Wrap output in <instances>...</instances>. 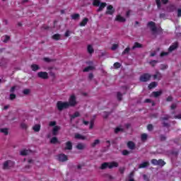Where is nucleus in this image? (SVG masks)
Returning <instances> with one entry per match:
<instances>
[{"instance_id":"1","label":"nucleus","mask_w":181,"mask_h":181,"mask_svg":"<svg viewBox=\"0 0 181 181\" xmlns=\"http://www.w3.org/2000/svg\"><path fill=\"white\" fill-rule=\"evenodd\" d=\"M119 164L117 162L112 161V162H105L102 163L101 166H100V169L102 170H105V169H107L108 168V169H112V168H118Z\"/></svg>"},{"instance_id":"2","label":"nucleus","mask_w":181,"mask_h":181,"mask_svg":"<svg viewBox=\"0 0 181 181\" xmlns=\"http://www.w3.org/2000/svg\"><path fill=\"white\" fill-rule=\"evenodd\" d=\"M56 107L58 111H63L64 110L70 108L69 106V102H63L62 100L57 102Z\"/></svg>"},{"instance_id":"3","label":"nucleus","mask_w":181,"mask_h":181,"mask_svg":"<svg viewBox=\"0 0 181 181\" xmlns=\"http://www.w3.org/2000/svg\"><path fill=\"white\" fill-rule=\"evenodd\" d=\"M151 78L152 75L148 73H145L140 76L139 81H141V83H146L149 81V80H151Z\"/></svg>"},{"instance_id":"4","label":"nucleus","mask_w":181,"mask_h":181,"mask_svg":"<svg viewBox=\"0 0 181 181\" xmlns=\"http://www.w3.org/2000/svg\"><path fill=\"white\" fill-rule=\"evenodd\" d=\"M151 162L152 165H153L154 166H161L162 167V166H165L166 165V163L163 159L156 160L155 158H153Z\"/></svg>"},{"instance_id":"5","label":"nucleus","mask_w":181,"mask_h":181,"mask_svg":"<svg viewBox=\"0 0 181 181\" xmlns=\"http://www.w3.org/2000/svg\"><path fill=\"white\" fill-rule=\"evenodd\" d=\"M77 105V100L76 98V95H72L70 96L68 102V106L70 107H76Z\"/></svg>"},{"instance_id":"6","label":"nucleus","mask_w":181,"mask_h":181,"mask_svg":"<svg viewBox=\"0 0 181 181\" xmlns=\"http://www.w3.org/2000/svg\"><path fill=\"white\" fill-rule=\"evenodd\" d=\"M115 13V8L112 5H109L107 6V10L105 11V15L112 16Z\"/></svg>"},{"instance_id":"7","label":"nucleus","mask_w":181,"mask_h":181,"mask_svg":"<svg viewBox=\"0 0 181 181\" xmlns=\"http://www.w3.org/2000/svg\"><path fill=\"white\" fill-rule=\"evenodd\" d=\"M147 26L150 28L151 32H158L156 24L153 21H150L147 23Z\"/></svg>"},{"instance_id":"8","label":"nucleus","mask_w":181,"mask_h":181,"mask_svg":"<svg viewBox=\"0 0 181 181\" xmlns=\"http://www.w3.org/2000/svg\"><path fill=\"white\" fill-rule=\"evenodd\" d=\"M168 119H169V117L165 116L164 117H160V121H163L162 122V125L163 127H165V128H170V124L165 121H168Z\"/></svg>"},{"instance_id":"9","label":"nucleus","mask_w":181,"mask_h":181,"mask_svg":"<svg viewBox=\"0 0 181 181\" xmlns=\"http://www.w3.org/2000/svg\"><path fill=\"white\" fill-rule=\"evenodd\" d=\"M37 76L40 78H42L43 80H47V78H49L47 72L40 71L37 73Z\"/></svg>"},{"instance_id":"10","label":"nucleus","mask_w":181,"mask_h":181,"mask_svg":"<svg viewBox=\"0 0 181 181\" xmlns=\"http://www.w3.org/2000/svg\"><path fill=\"white\" fill-rule=\"evenodd\" d=\"M115 21V22H119L120 23H124V22H127V19L121 16V14L117 15Z\"/></svg>"},{"instance_id":"11","label":"nucleus","mask_w":181,"mask_h":181,"mask_svg":"<svg viewBox=\"0 0 181 181\" xmlns=\"http://www.w3.org/2000/svg\"><path fill=\"white\" fill-rule=\"evenodd\" d=\"M69 160V158L64 153H61L58 155V160L59 162H66V160Z\"/></svg>"},{"instance_id":"12","label":"nucleus","mask_w":181,"mask_h":181,"mask_svg":"<svg viewBox=\"0 0 181 181\" xmlns=\"http://www.w3.org/2000/svg\"><path fill=\"white\" fill-rule=\"evenodd\" d=\"M153 80H158V81L162 80V74L158 71H156V74L153 75Z\"/></svg>"},{"instance_id":"13","label":"nucleus","mask_w":181,"mask_h":181,"mask_svg":"<svg viewBox=\"0 0 181 181\" xmlns=\"http://www.w3.org/2000/svg\"><path fill=\"white\" fill-rule=\"evenodd\" d=\"M178 47H179V44H177V42H175L172 45H170V47L168 48L169 53H172L173 50H176V49H177Z\"/></svg>"},{"instance_id":"14","label":"nucleus","mask_w":181,"mask_h":181,"mask_svg":"<svg viewBox=\"0 0 181 181\" xmlns=\"http://www.w3.org/2000/svg\"><path fill=\"white\" fill-rule=\"evenodd\" d=\"M150 163L149 161H144L139 165L138 168L139 169H145V168H148L149 166Z\"/></svg>"},{"instance_id":"15","label":"nucleus","mask_w":181,"mask_h":181,"mask_svg":"<svg viewBox=\"0 0 181 181\" xmlns=\"http://www.w3.org/2000/svg\"><path fill=\"white\" fill-rule=\"evenodd\" d=\"M162 94H163V92L162 90H158L152 92L151 95H153L154 98H158V97H160Z\"/></svg>"},{"instance_id":"16","label":"nucleus","mask_w":181,"mask_h":181,"mask_svg":"<svg viewBox=\"0 0 181 181\" xmlns=\"http://www.w3.org/2000/svg\"><path fill=\"white\" fill-rule=\"evenodd\" d=\"M59 131H60V126H54L52 129V135L56 136L59 134Z\"/></svg>"},{"instance_id":"17","label":"nucleus","mask_w":181,"mask_h":181,"mask_svg":"<svg viewBox=\"0 0 181 181\" xmlns=\"http://www.w3.org/2000/svg\"><path fill=\"white\" fill-rule=\"evenodd\" d=\"M74 138L75 139H81V141H86V139H87V137L78 133L75 134Z\"/></svg>"},{"instance_id":"18","label":"nucleus","mask_w":181,"mask_h":181,"mask_svg":"<svg viewBox=\"0 0 181 181\" xmlns=\"http://www.w3.org/2000/svg\"><path fill=\"white\" fill-rule=\"evenodd\" d=\"M65 145V149L66 151H71V149H73V143H71V141H66Z\"/></svg>"},{"instance_id":"19","label":"nucleus","mask_w":181,"mask_h":181,"mask_svg":"<svg viewBox=\"0 0 181 181\" xmlns=\"http://www.w3.org/2000/svg\"><path fill=\"white\" fill-rule=\"evenodd\" d=\"M135 143H134V141H130L127 142V148H129V149L134 151V149H135Z\"/></svg>"},{"instance_id":"20","label":"nucleus","mask_w":181,"mask_h":181,"mask_svg":"<svg viewBox=\"0 0 181 181\" xmlns=\"http://www.w3.org/2000/svg\"><path fill=\"white\" fill-rule=\"evenodd\" d=\"M13 165V163L11 160H7L4 162L3 165V169H9V165Z\"/></svg>"},{"instance_id":"21","label":"nucleus","mask_w":181,"mask_h":181,"mask_svg":"<svg viewBox=\"0 0 181 181\" xmlns=\"http://www.w3.org/2000/svg\"><path fill=\"white\" fill-rule=\"evenodd\" d=\"M88 23V18H84L82 21L79 23V26L84 27Z\"/></svg>"},{"instance_id":"22","label":"nucleus","mask_w":181,"mask_h":181,"mask_svg":"<svg viewBox=\"0 0 181 181\" xmlns=\"http://www.w3.org/2000/svg\"><path fill=\"white\" fill-rule=\"evenodd\" d=\"M141 47H142V44L136 42H134V45L132 47V50H135V49H141Z\"/></svg>"},{"instance_id":"23","label":"nucleus","mask_w":181,"mask_h":181,"mask_svg":"<svg viewBox=\"0 0 181 181\" xmlns=\"http://www.w3.org/2000/svg\"><path fill=\"white\" fill-rule=\"evenodd\" d=\"M157 86H158V83H156V82H151L148 86V90H152V88H155Z\"/></svg>"},{"instance_id":"24","label":"nucleus","mask_w":181,"mask_h":181,"mask_svg":"<svg viewBox=\"0 0 181 181\" xmlns=\"http://www.w3.org/2000/svg\"><path fill=\"white\" fill-rule=\"evenodd\" d=\"M50 144H60V141H59V139L57 137L54 136L50 139Z\"/></svg>"},{"instance_id":"25","label":"nucleus","mask_w":181,"mask_h":181,"mask_svg":"<svg viewBox=\"0 0 181 181\" xmlns=\"http://www.w3.org/2000/svg\"><path fill=\"white\" fill-rule=\"evenodd\" d=\"M40 128H41V126L39 124H35L33 127V129L34 132H39V131H40Z\"/></svg>"},{"instance_id":"26","label":"nucleus","mask_w":181,"mask_h":181,"mask_svg":"<svg viewBox=\"0 0 181 181\" xmlns=\"http://www.w3.org/2000/svg\"><path fill=\"white\" fill-rule=\"evenodd\" d=\"M99 8H98L97 11L98 12H101L107 6V3H101L100 5H99Z\"/></svg>"},{"instance_id":"27","label":"nucleus","mask_w":181,"mask_h":181,"mask_svg":"<svg viewBox=\"0 0 181 181\" xmlns=\"http://www.w3.org/2000/svg\"><path fill=\"white\" fill-rule=\"evenodd\" d=\"M85 148H86V146L83 144L78 143L76 145V149H78L79 151H83V149H84Z\"/></svg>"},{"instance_id":"28","label":"nucleus","mask_w":181,"mask_h":181,"mask_svg":"<svg viewBox=\"0 0 181 181\" xmlns=\"http://www.w3.org/2000/svg\"><path fill=\"white\" fill-rule=\"evenodd\" d=\"M30 152V151L24 149L21 151L20 155H21V156H26V155H29Z\"/></svg>"},{"instance_id":"29","label":"nucleus","mask_w":181,"mask_h":181,"mask_svg":"<svg viewBox=\"0 0 181 181\" xmlns=\"http://www.w3.org/2000/svg\"><path fill=\"white\" fill-rule=\"evenodd\" d=\"M39 69H40V67H39L38 65L36 64H33L31 65V69L33 70V71H37Z\"/></svg>"},{"instance_id":"30","label":"nucleus","mask_w":181,"mask_h":181,"mask_svg":"<svg viewBox=\"0 0 181 181\" xmlns=\"http://www.w3.org/2000/svg\"><path fill=\"white\" fill-rule=\"evenodd\" d=\"M141 139L142 142H146V141L148 139V134L144 133L141 136Z\"/></svg>"},{"instance_id":"31","label":"nucleus","mask_w":181,"mask_h":181,"mask_svg":"<svg viewBox=\"0 0 181 181\" xmlns=\"http://www.w3.org/2000/svg\"><path fill=\"white\" fill-rule=\"evenodd\" d=\"M88 53H89V54H93V52H94V48H93V46L91 45H88Z\"/></svg>"},{"instance_id":"32","label":"nucleus","mask_w":181,"mask_h":181,"mask_svg":"<svg viewBox=\"0 0 181 181\" xmlns=\"http://www.w3.org/2000/svg\"><path fill=\"white\" fill-rule=\"evenodd\" d=\"M98 144H100V139H95L94 142L90 144V146L92 148H95Z\"/></svg>"},{"instance_id":"33","label":"nucleus","mask_w":181,"mask_h":181,"mask_svg":"<svg viewBox=\"0 0 181 181\" xmlns=\"http://www.w3.org/2000/svg\"><path fill=\"white\" fill-rule=\"evenodd\" d=\"M0 132L4 134V135H8L9 134L7 128L0 129Z\"/></svg>"},{"instance_id":"34","label":"nucleus","mask_w":181,"mask_h":181,"mask_svg":"<svg viewBox=\"0 0 181 181\" xmlns=\"http://www.w3.org/2000/svg\"><path fill=\"white\" fill-rule=\"evenodd\" d=\"M71 18L74 19V21L79 19L80 18V14H78V13L72 14L71 15Z\"/></svg>"},{"instance_id":"35","label":"nucleus","mask_w":181,"mask_h":181,"mask_svg":"<svg viewBox=\"0 0 181 181\" xmlns=\"http://www.w3.org/2000/svg\"><path fill=\"white\" fill-rule=\"evenodd\" d=\"M129 50H131V48H129V47L125 48L124 50L122 52V56H124V54H128V53H129Z\"/></svg>"},{"instance_id":"36","label":"nucleus","mask_w":181,"mask_h":181,"mask_svg":"<svg viewBox=\"0 0 181 181\" xmlns=\"http://www.w3.org/2000/svg\"><path fill=\"white\" fill-rule=\"evenodd\" d=\"M52 39L54 40H60V34H54L52 35Z\"/></svg>"},{"instance_id":"37","label":"nucleus","mask_w":181,"mask_h":181,"mask_svg":"<svg viewBox=\"0 0 181 181\" xmlns=\"http://www.w3.org/2000/svg\"><path fill=\"white\" fill-rule=\"evenodd\" d=\"M118 132H124V129L119 128V127H116L115 129V134H118Z\"/></svg>"},{"instance_id":"38","label":"nucleus","mask_w":181,"mask_h":181,"mask_svg":"<svg viewBox=\"0 0 181 181\" xmlns=\"http://www.w3.org/2000/svg\"><path fill=\"white\" fill-rule=\"evenodd\" d=\"M100 0H93V6H100Z\"/></svg>"},{"instance_id":"39","label":"nucleus","mask_w":181,"mask_h":181,"mask_svg":"<svg viewBox=\"0 0 181 181\" xmlns=\"http://www.w3.org/2000/svg\"><path fill=\"white\" fill-rule=\"evenodd\" d=\"M15 98H16V95L15 93H11L9 96V100H11V101H13Z\"/></svg>"},{"instance_id":"40","label":"nucleus","mask_w":181,"mask_h":181,"mask_svg":"<svg viewBox=\"0 0 181 181\" xmlns=\"http://www.w3.org/2000/svg\"><path fill=\"white\" fill-rule=\"evenodd\" d=\"M90 70H93V66H87V67H86V68L83 70V71L84 73H86V72H87V71H90Z\"/></svg>"},{"instance_id":"41","label":"nucleus","mask_w":181,"mask_h":181,"mask_svg":"<svg viewBox=\"0 0 181 181\" xmlns=\"http://www.w3.org/2000/svg\"><path fill=\"white\" fill-rule=\"evenodd\" d=\"M117 100L119 101L122 100V93H121L120 92H117Z\"/></svg>"},{"instance_id":"42","label":"nucleus","mask_w":181,"mask_h":181,"mask_svg":"<svg viewBox=\"0 0 181 181\" xmlns=\"http://www.w3.org/2000/svg\"><path fill=\"white\" fill-rule=\"evenodd\" d=\"M21 128H22V129H28V124H26V123H21Z\"/></svg>"},{"instance_id":"43","label":"nucleus","mask_w":181,"mask_h":181,"mask_svg":"<svg viewBox=\"0 0 181 181\" xmlns=\"http://www.w3.org/2000/svg\"><path fill=\"white\" fill-rule=\"evenodd\" d=\"M113 66L115 69H119L121 67V64L119 62H115Z\"/></svg>"},{"instance_id":"44","label":"nucleus","mask_w":181,"mask_h":181,"mask_svg":"<svg viewBox=\"0 0 181 181\" xmlns=\"http://www.w3.org/2000/svg\"><path fill=\"white\" fill-rule=\"evenodd\" d=\"M30 93V89H24L23 91V93L25 95H28V94H29Z\"/></svg>"},{"instance_id":"45","label":"nucleus","mask_w":181,"mask_h":181,"mask_svg":"<svg viewBox=\"0 0 181 181\" xmlns=\"http://www.w3.org/2000/svg\"><path fill=\"white\" fill-rule=\"evenodd\" d=\"M156 4L158 6V9L160 8V6H162V4L160 3V0H156Z\"/></svg>"},{"instance_id":"46","label":"nucleus","mask_w":181,"mask_h":181,"mask_svg":"<svg viewBox=\"0 0 181 181\" xmlns=\"http://www.w3.org/2000/svg\"><path fill=\"white\" fill-rule=\"evenodd\" d=\"M147 129H148V131H153V125H152L151 124H148Z\"/></svg>"},{"instance_id":"47","label":"nucleus","mask_w":181,"mask_h":181,"mask_svg":"<svg viewBox=\"0 0 181 181\" xmlns=\"http://www.w3.org/2000/svg\"><path fill=\"white\" fill-rule=\"evenodd\" d=\"M9 39H11V37L8 35H5L4 39L3 40V42L4 43H6V42H8V40H9Z\"/></svg>"},{"instance_id":"48","label":"nucleus","mask_w":181,"mask_h":181,"mask_svg":"<svg viewBox=\"0 0 181 181\" xmlns=\"http://www.w3.org/2000/svg\"><path fill=\"white\" fill-rule=\"evenodd\" d=\"M166 101H167V103H170V102L173 101V97H172L171 95L168 96L166 98Z\"/></svg>"},{"instance_id":"49","label":"nucleus","mask_w":181,"mask_h":181,"mask_svg":"<svg viewBox=\"0 0 181 181\" xmlns=\"http://www.w3.org/2000/svg\"><path fill=\"white\" fill-rule=\"evenodd\" d=\"M44 62H46V63H50V62H53V59H50L49 57H45Z\"/></svg>"},{"instance_id":"50","label":"nucleus","mask_w":181,"mask_h":181,"mask_svg":"<svg viewBox=\"0 0 181 181\" xmlns=\"http://www.w3.org/2000/svg\"><path fill=\"white\" fill-rule=\"evenodd\" d=\"M77 117H80V114H74L71 116V119L73 120L74 118H77Z\"/></svg>"},{"instance_id":"51","label":"nucleus","mask_w":181,"mask_h":181,"mask_svg":"<svg viewBox=\"0 0 181 181\" xmlns=\"http://www.w3.org/2000/svg\"><path fill=\"white\" fill-rule=\"evenodd\" d=\"M177 107V105H176L175 103H173L170 106V110H176Z\"/></svg>"},{"instance_id":"52","label":"nucleus","mask_w":181,"mask_h":181,"mask_svg":"<svg viewBox=\"0 0 181 181\" xmlns=\"http://www.w3.org/2000/svg\"><path fill=\"white\" fill-rule=\"evenodd\" d=\"M94 128V121H90V126H89V129H93Z\"/></svg>"},{"instance_id":"53","label":"nucleus","mask_w":181,"mask_h":181,"mask_svg":"<svg viewBox=\"0 0 181 181\" xmlns=\"http://www.w3.org/2000/svg\"><path fill=\"white\" fill-rule=\"evenodd\" d=\"M160 141H166V136L163 134L160 135Z\"/></svg>"},{"instance_id":"54","label":"nucleus","mask_w":181,"mask_h":181,"mask_svg":"<svg viewBox=\"0 0 181 181\" xmlns=\"http://www.w3.org/2000/svg\"><path fill=\"white\" fill-rule=\"evenodd\" d=\"M134 171H132L129 173L128 177L129 179H134Z\"/></svg>"},{"instance_id":"55","label":"nucleus","mask_w":181,"mask_h":181,"mask_svg":"<svg viewBox=\"0 0 181 181\" xmlns=\"http://www.w3.org/2000/svg\"><path fill=\"white\" fill-rule=\"evenodd\" d=\"M129 153V152L128 151V150H123L122 151V155H124V156H127Z\"/></svg>"},{"instance_id":"56","label":"nucleus","mask_w":181,"mask_h":181,"mask_svg":"<svg viewBox=\"0 0 181 181\" xmlns=\"http://www.w3.org/2000/svg\"><path fill=\"white\" fill-rule=\"evenodd\" d=\"M49 127H56V122L55 121H52L49 124Z\"/></svg>"},{"instance_id":"57","label":"nucleus","mask_w":181,"mask_h":181,"mask_svg":"<svg viewBox=\"0 0 181 181\" xmlns=\"http://www.w3.org/2000/svg\"><path fill=\"white\" fill-rule=\"evenodd\" d=\"M166 69H168V65H166V64L161 65L160 70H166Z\"/></svg>"},{"instance_id":"58","label":"nucleus","mask_w":181,"mask_h":181,"mask_svg":"<svg viewBox=\"0 0 181 181\" xmlns=\"http://www.w3.org/2000/svg\"><path fill=\"white\" fill-rule=\"evenodd\" d=\"M168 54H169V52H163L160 53V57H163L165 56H168Z\"/></svg>"},{"instance_id":"59","label":"nucleus","mask_w":181,"mask_h":181,"mask_svg":"<svg viewBox=\"0 0 181 181\" xmlns=\"http://www.w3.org/2000/svg\"><path fill=\"white\" fill-rule=\"evenodd\" d=\"M15 90H16V86H12L10 89V93H15Z\"/></svg>"},{"instance_id":"60","label":"nucleus","mask_w":181,"mask_h":181,"mask_svg":"<svg viewBox=\"0 0 181 181\" xmlns=\"http://www.w3.org/2000/svg\"><path fill=\"white\" fill-rule=\"evenodd\" d=\"M118 47V45L113 44L112 47V50H116V49Z\"/></svg>"},{"instance_id":"61","label":"nucleus","mask_w":181,"mask_h":181,"mask_svg":"<svg viewBox=\"0 0 181 181\" xmlns=\"http://www.w3.org/2000/svg\"><path fill=\"white\" fill-rule=\"evenodd\" d=\"M93 78H94V74H93V73L89 74L88 75L89 80H93Z\"/></svg>"},{"instance_id":"62","label":"nucleus","mask_w":181,"mask_h":181,"mask_svg":"<svg viewBox=\"0 0 181 181\" xmlns=\"http://www.w3.org/2000/svg\"><path fill=\"white\" fill-rule=\"evenodd\" d=\"M119 170L122 175H124V172H125V168H119Z\"/></svg>"},{"instance_id":"63","label":"nucleus","mask_w":181,"mask_h":181,"mask_svg":"<svg viewBox=\"0 0 181 181\" xmlns=\"http://www.w3.org/2000/svg\"><path fill=\"white\" fill-rule=\"evenodd\" d=\"M64 36L66 37H69V36H70V31L69 30H66V33H65Z\"/></svg>"},{"instance_id":"64","label":"nucleus","mask_w":181,"mask_h":181,"mask_svg":"<svg viewBox=\"0 0 181 181\" xmlns=\"http://www.w3.org/2000/svg\"><path fill=\"white\" fill-rule=\"evenodd\" d=\"M177 16H178V18H180V16H181V8H179L177 10Z\"/></svg>"}]
</instances>
